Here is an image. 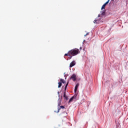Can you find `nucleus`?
<instances>
[{"label":"nucleus","instance_id":"obj_18","mask_svg":"<svg viewBox=\"0 0 128 128\" xmlns=\"http://www.w3.org/2000/svg\"><path fill=\"white\" fill-rule=\"evenodd\" d=\"M80 50H82V47L80 48Z\"/></svg>","mask_w":128,"mask_h":128},{"label":"nucleus","instance_id":"obj_2","mask_svg":"<svg viewBox=\"0 0 128 128\" xmlns=\"http://www.w3.org/2000/svg\"><path fill=\"white\" fill-rule=\"evenodd\" d=\"M80 52V50L78 48H74L69 51V54L72 56H74L78 54Z\"/></svg>","mask_w":128,"mask_h":128},{"label":"nucleus","instance_id":"obj_7","mask_svg":"<svg viewBox=\"0 0 128 128\" xmlns=\"http://www.w3.org/2000/svg\"><path fill=\"white\" fill-rule=\"evenodd\" d=\"M80 86V84H77L75 86L74 88V92H76V91L78 90V88Z\"/></svg>","mask_w":128,"mask_h":128},{"label":"nucleus","instance_id":"obj_6","mask_svg":"<svg viewBox=\"0 0 128 128\" xmlns=\"http://www.w3.org/2000/svg\"><path fill=\"white\" fill-rule=\"evenodd\" d=\"M74 66H76V61H72L71 63H70V67L72 68Z\"/></svg>","mask_w":128,"mask_h":128},{"label":"nucleus","instance_id":"obj_12","mask_svg":"<svg viewBox=\"0 0 128 128\" xmlns=\"http://www.w3.org/2000/svg\"><path fill=\"white\" fill-rule=\"evenodd\" d=\"M69 53H70V51L68 52V54H64V56H70V54Z\"/></svg>","mask_w":128,"mask_h":128},{"label":"nucleus","instance_id":"obj_17","mask_svg":"<svg viewBox=\"0 0 128 128\" xmlns=\"http://www.w3.org/2000/svg\"><path fill=\"white\" fill-rule=\"evenodd\" d=\"M88 33H87L86 34H85L84 36H88Z\"/></svg>","mask_w":128,"mask_h":128},{"label":"nucleus","instance_id":"obj_16","mask_svg":"<svg viewBox=\"0 0 128 128\" xmlns=\"http://www.w3.org/2000/svg\"><path fill=\"white\" fill-rule=\"evenodd\" d=\"M58 97L60 98V92H58Z\"/></svg>","mask_w":128,"mask_h":128},{"label":"nucleus","instance_id":"obj_13","mask_svg":"<svg viewBox=\"0 0 128 128\" xmlns=\"http://www.w3.org/2000/svg\"><path fill=\"white\" fill-rule=\"evenodd\" d=\"M58 88H60V86H62V82H59L58 83Z\"/></svg>","mask_w":128,"mask_h":128},{"label":"nucleus","instance_id":"obj_4","mask_svg":"<svg viewBox=\"0 0 128 128\" xmlns=\"http://www.w3.org/2000/svg\"><path fill=\"white\" fill-rule=\"evenodd\" d=\"M108 2H110V0H108L102 7V10H104V8H106V4H108Z\"/></svg>","mask_w":128,"mask_h":128},{"label":"nucleus","instance_id":"obj_11","mask_svg":"<svg viewBox=\"0 0 128 128\" xmlns=\"http://www.w3.org/2000/svg\"><path fill=\"white\" fill-rule=\"evenodd\" d=\"M60 82H62V84H65L66 83V81H64V80H63V79H60Z\"/></svg>","mask_w":128,"mask_h":128},{"label":"nucleus","instance_id":"obj_10","mask_svg":"<svg viewBox=\"0 0 128 128\" xmlns=\"http://www.w3.org/2000/svg\"><path fill=\"white\" fill-rule=\"evenodd\" d=\"M60 108H64V106H60V108H58V110L57 112H60Z\"/></svg>","mask_w":128,"mask_h":128},{"label":"nucleus","instance_id":"obj_15","mask_svg":"<svg viewBox=\"0 0 128 128\" xmlns=\"http://www.w3.org/2000/svg\"><path fill=\"white\" fill-rule=\"evenodd\" d=\"M70 60L72 58V56L70 55L69 56Z\"/></svg>","mask_w":128,"mask_h":128},{"label":"nucleus","instance_id":"obj_3","mask_svg":"<svg viewBox=\"0 0 128 128\" xmlns=\"http://www.w3.org/2000/svg\"><path fill=\"white\" fill-rule=\"evenodd\" d=\"M70 80H72L73 82H76V75L73 74L70 77Z\"/></svg>","mask_w":128,"mask_h":128},{"label":"nucleus","instance_id":"obj_5","mask_svg":"<svg viewBox=\"0 0 128 128\" xmlns=\"http://www.w3.org/2000/svg\"><path fill=\"white\" fill-rule=\"evenodd\" d=\"M76 98V94H75L70 99L68 102H72L74 100V98Z\"/></svg>","mask_w":128,"mask_h":128},{"label":"nucleus","instance_id":"obj_14","mask_svg":"<svg viewBox=\"0 0 128 128\" xmlns=\"http://www.w3.org/2000/svg\"><path fill=\"white\" fill-rule=\"evenodd\" d=\"M68 82L66 84L65 86V91L66 90V88H68Z\"/></svg>","mask_w":128,"mask_h":128},{"label":"nucleus","instance_id":"obj_9","mask_svg":"<svg viewBox=\"0 0 128 128\" xmlns=\"http://www.w3.org/2000/svg\"><path fill=\"white\" fill-rule=\"evenodd\" d=\"M64 97L66 100H68V96H66V92H64Z\"/></svg>","mask_w":128,"mask_h":128},{"label":"nucleus","instance_id":"obj_1","mask_svg":"<svg viewBox=\"0 0 128 128\" xmlns=\"http://www.w3.org/2000/svg\"><path fill=\"white\" fill-rule=\"evenodd\" d=\"M104 12H102L101 14H98V18H96V20H95L94 21V24H100V22H103L102 20V16H104Z\"/></svg>","mask_w":128,"mask_h":128},{"label":"nucleus","instance_id":"obj_8","mask_svg":"<svg viewBox=\"0 0 128 128\" xmlns=\"http://www.w3.org/2000/svg\"><path fill=\"white\" fill-rule=\"evenodd\" d=\"M62 103V98H59L58 100V106H60Z\"/></svg>","mask_w":128,"mask_h":128}]
</instances>
